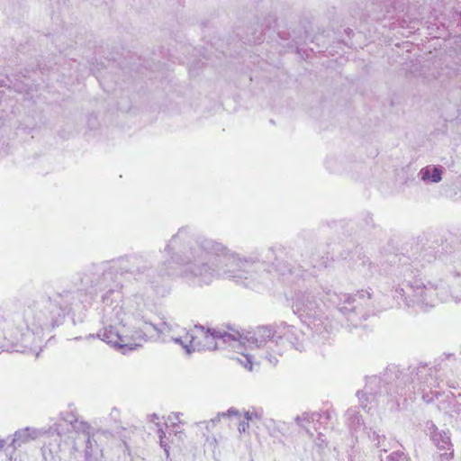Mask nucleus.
<instances>
[{
  "label": "nucleus",
  "instance_id": "2eb2a0df",
  "mask_svg": "<svg viewBox=\"0 0 461 461\" xmlns=\"http://www.w3.org/2000/svg\"><path fill=\"white\" fill-rule=\"evenodd\" d=\"M158 438L160 439V446L162 447H164L166 453H167V456H168V447L167 445L164 442V437H165V432L163 431V429H159L158 431Z\"/></svg>",
  "mask_w": 461,
  "mask_h": 461
},
{
  "label": "nucleus",
  "instance_id": "ddd939ff",
  "mask_svg": "<svg viewBox=\"0 0 461 461\" xmlns=\"http://www.w3.org/2000/svg\"><path fill=\"white\" fill-rule=\"evenodd\" d=\"M388 461H407V457L402 452H394L389 456Z\"/></svg>",
  "mask_w": 461,
  "mask_h": 461
},
{
  "label": "nucleus",
  "instance_id": "a211bd4d",
  "mask_svg": "<svg viewBox=\"0 0 461 461\" xmlns=\"http://www.w3.org/2000/svg\"><path fill=\"white\" fill-rule=\"evenodd\" d=\"M350 419L352 426L357 427V425H360V418L358 415H353Z\"/></svg>",
  "mask_w": 461,
  "mask_h": 461
},
{
  "label": "nucleus",
  "instance_id": "6e6552de",
  "mask_svg": "<svg viewBox=\"0 0 461 461\" xmlns=\"http://www.w3.org/2000/svg\"><path fill=\"white\" fill-rule=\"evenodd\" d=\"M42 435V431L34 428L26 427L21 429L14 434L11 446L16 449L23 445L28 444Z\"/></svg>",
  "mask_w": 461,
  "mask_h": 461
},
{
  "label": "nucleus",
  "instance_id": "9b49d317",
  "mask_svg": "<svg viewBox=\"0 0 461 461\" xmlns=\"http://www.w3.org/2000/svg\"><path fill=\"white\" fill-rule=\"evenodd\" d=\"M10 325L7 321L0 317V353L5 350H9L10 341Z\"/></svg>",
  "mask_w": 461,
  "mask_h": 461
},
{
  "label": "nucleus",
  "instance_id": "f3484780",
  "mask_svg": "<svg viewBox=\"0 0 461 461\" xmlns=\"http://www.w3.org/2000/svg\"><path fill=\"white\" fill-rule=\"evenodd\" d=\"M452 298L456 303L461 304V288L454 292Z\"/></svg>",
  "mask_w": 461,
  "mask_h": 461
},
{
  "label": "nucleus",
  "instance_id": "7ed1b4c3",
  "mask_svg": "<svg viewBox=\"0 0 461 461\" xmlns=\"http://www.w3.org/2000/svg\"><path fill=\"white\" fill-rule=\"evenodd\" d=\"M78 296L79 293L63 292L28 299L23 312L26 330L22 328L10 330L9 349L38 357L41 351V332L63 323L66 316L78 308L76 303Z\"/></svg>",
  "mask_w": 461,
  "mask_h": 461
},
{
  "label": "nucleus",
  "instance_id": "f257e3e1",
  "mask_svg": "<svg viewBox=\"0 0 461 461\" xmlns=\"http://www.w3.org/2000/svg\"><path fill=\"white\" fill-rule=\"evenodd\" d=\"M169 260L162 263L167 276H180L186 281L210 284L215 278H245L246 285L256 289L272 282L269 271L251 272L244 276L250 260L229 253L225 247L212 240H186L181 232L173 237L165 249Z\"/></svg>",
  "mask_w": 461,
  "mask_h": 461
},
{
  "label": "nucleus",
  "instance_id": "aec40b11",
  "mask_svg": "<svg viewBox=\"0 0 461 461\" xmlns=\"http://www.w3.org/2000/svg\"><path fill=\"white\" fill-rule=\"evenodd\" d=\"M453 455H454V453H453V451H451L450 453L444 454L442 456H445L447 459H450L453 457Z\"/></svg>",
  "mask_w": 461,
  "mask_h": 461
},
{
  "label": "nucleus",
  "instance_id": "4be33fe9",
  "mask_svg": "<svg viewBox=\"0 0 461 461\" xmlns=\"http://www.w3.org/2000/svg\"><path fill=\"white\" fill-rule=\"evenodd\" d=\"M317 444H318L320 447H322V446L326 445V442H325V440H324V439L320 438V442H318Z\"/></svg>",
  "mask_w": 461,
  "mask_h": 461
},
{
  "label": "nucleus",
  "instance_id": "f03ea898",
  "mask_svg": "<svg viewBox=\"0 0 461 461\" xmlns=\"http://www.w3.org/2000/svg\"><path fill=\"white\" fill-rule=\"evenodd\" d=\"M112 280L113 274L107 272L96 284L100 290H107L102 297L104 327L98 333L102 340L126 353L141 347L151 332L157 331L164 341H173L185 350L189 330L176 323L163 322L157 327L145 321L134 303L122 300L119 285L110 284Z\"/></svg>",
  "mask_w": 461,
  "mask_h": 461
},
{
  "label": "nucleus",
  "instance_id": "4468645a",
  "mask_svg": "<svg viewBox=\"0 0 461 461\" xmlns=\"http://www.w3.org/2000/svg\"><path fill=\"white\" fill-rule=\"evenodd\" d=\"M239 414V411L234 409V408H230L227 411V412H222V413H220L218 414L216 420H219L220 417H225V416H228V417H230V416H238Z\"/></svg>",
  "mask_w": 461,
  "mask_h": 461
},
{
  "label": "nucleus",
  "instance_id": "5701e85b",
  "mask_svg": "<svg viewBox=\"0 0 461 461\" xmlns=\"http://www.w3.org/2000/svg\"><path fill=\"white\" fill-rule=\"evenodd\" d=\"M295 348L298 350H303L304 349V348L302 345H296Z\"/></svg>",
  "mask_w": 461,
  "mask_h": 461
},
{
  "label": "nucleus",
  "instance_id": "9d476101",
  "mask_svg": "<svg viewBox=\"0 0 461 461\" xmlns=\"http://www.w3.org/2000/svg\"><path fill=\"white\" fill-rule=\"evenodd\" d=\"M431 438L438 449H450L452 447L448 432L434 429L431 432Z\"/></svg>",
  "mask_w": 461,
  "mask_h": 461
},
{
  "label": "nucleus",
  "instance_id": "20e7f679",
  "mask_svg": "<svg viewBox=\"0 0 461 461\" xmlns=\"http://www.w3.org/2000/svg\"><path fill=\"white\" fill-rule=\"evenodd\" d=\"M291 332L287 330L283 335L277 334L267 327L258 328L253 334L249 336H239V334H230L221 332L215 330H205L202 326H194L189 330V337L185 352L190 354L199 350H213L223 346L229 347L234 353L231 358L243 366L247 370L251 371L253 365L258 362L252 351L266 347L267 350L272 351L275 355L269 353L267 356L271 365L278 362L277 356H280L285 348L288 336Z\"/></svg>",
  "mask_w": 461,
  "mask_h": 461
},
{
  "label": "nucleus",
  "instance_id": "f8f14e48",
  "mask_svg": "<svg viewBox=\"0 0 461 461\" xmlns=\"http://www.w3.org/2000/svg\"><path fill=\"white\" fill-rule=\"evenodd\" d=\"M262 418L263 411L261 409L252 408L244 412V420L257 427H258Z\"/></svg>",
  "mask_w": 461,
  "mask_h": 461
},
{
  "label": "nucleus",
  "instance_id": "39448f33",
  "mask_svg": "<svg viewBox=\"0 0 461 461\" xmlns=\"http://www.w3.org/2000/svg\"><path fill=\"white\" fill-rule=\"evenodd\" d=\"M447 291L441 281L432 282L414 276L405 279L394 288V297L414 311L427 312L447 301Z\"/></svg>",
  "mask_w": 461,
  "mask_h": 461
},
{
  "label": "nucleus",
  "instance_id": "dca6fc26",
  "mask_svg": "<svg viewBox=\"0 0 461 461\" xmlns=\"http://www.w3.org/2000/svg\"><path fill=\"white\" fill-rule=\"evenodd\" d=\"M249 422L248 420L240 421L238 427V430L240 433H245L249 428Z\"/></svg>",
  "mask_w": 461,
  "mask_h": 461
},
{
  "label": "nucleus",
  "instance_id": "412c9836",
  "mask_svg": "<svg viewBox=\"0 0 461 461\" xmlns=\"http://www.w3.org/2000/svg\"><path fill=\"white\" fill-rule=\"evenodd\" d=\"M5 445V440L0 438V449H2Z\"/></svg>",
  "mask_w": 461,
  "mask_h": 461
},
{
  "label": "nucleus",
  "instance_id": "1a4fd4ad",
  "mask_svg": "<svg viewBox=\"0 0 461 461\" xmlns=\"http://www.w3.org/2000/svg\"><path fill=\"white\" fill-rule=\"evenodd\" d=\"M443 168L434 165L422 167L418 176L425 184L438 183L442 179Z\"/></svg>",
  "mask_w": 461,
  "mask_h": 461
},
{
  "label": "nucleus",
  "instance_id": "423d86ee",
  "mask_svg": "<svg viewBox=\"0 0 461 461\" xmlns=\"http://www.w3.org/2000/svg\"><path fill=\"white\" fill-rule=\"evenodd\" d=\"M374 293L371 288L362 289L355 294L339 296L338 307L340 312L355 325L366 320L372 312Z\"/></svg>",
  "mask_w": 461,
  "mask_h": 461
},
{
  "label": "nucleus",
  "instance_id": "6ab92c4d",
  "mask_svg": "<svg viewBox=\"0 0 461 461\" xmlns=\"http://www.w3.org/2000/svg\"><path fill=\"white\" fill-rule=\"evenodd\" d=\"M91 447V439L90 438H87V446H86V457H88L89 456V448Z\"/></svg>",
  "mask_w": 461,
  "mask_h": 461
},
{
  "label": "nucleus",
  "instance_id": "0eeeda50",
  "mask_svg": "<svg viewBox=\"0 0 461 461\" xmlns=\"http://www.w3.org/2000/svg\"><path fill=\"white\" fill-rule=\"evenodd\" d=\"M293 310L304 323L312 326L316 330L323 324L324 305L318 302L312 293L296 294L293 302Z\"/></svg>",
  "mask_w": 461,
  "mask_h": 461
}]
</instances>
